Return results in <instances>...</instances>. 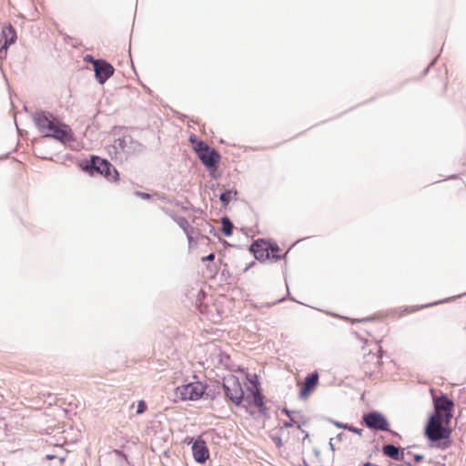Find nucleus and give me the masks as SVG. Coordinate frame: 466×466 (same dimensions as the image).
<instances>
[{
	"mask_svg": "<svg viewBox=\"0 0 466 466\" xmlns=\"http://www.w3.org/2000/svg\"><path fill=\"white\" fill-rule=\"evenodd\" d=\"M33 119L39 132L44 134L45 137L51 132V129L57 122V119L51 113L43 110L35 112Z\"/></svg>",
	"mask_w": 466,
	"mask_h": 466,
	"instance_id": "6e6552de",
	"label": "nucleus"
},
{
	"mask_svg": "<svg viewBox=\"0 0 466 466\" xmlns=\"http://www.w3.org/2000/svg\"><path fill=\"white\" fill-rule=\"evenodd\" d=\"M81 167L85 172L92 176L99 174L107 180L116 181L118 179V172L112 164L108 160L96 156H92L89 160L81 165Z\"/></svg>",
	"mask_w": 466,
	"mask_h": 466,
	"instance_id": "f257e3e1",
	"label": "nucleus"
},
{
	"mask_svg": "<svg viewBox=\"0 0 466 466\" xmlns=\"http://www.w3.org/2000/svg\"><path fill=\"white\" fill-rule=\"evenodd\" d=\"M344 434L343 433H339L335 439V441H342V438H343Z\"/></svg>",
	"mask_w": 466,
	"mask_h": 466,
	"instance_id": "2f4dec72",
	"label": "nucleus"
},
{
	"mask_svg": "<svg viewBox=\"0 0 466 466\" xmlns=\"http://www.w3.org/2000/svg\"><path fill=\"white\" fill-rule=\"evenodd\" d=\"M269 242L264 239H258L249 247V251L254 255L255 258L259 261H265L269 258Z\"/></svg>",
	"mask_w": 466,
	"mask_h": 466,
	"instance_id": "9b49d317",
	"label": "nucleus"
},
{
	"mask_svg": "<svg viewBox=\"0 0 466 466\" xmlns=\"http://www.w3.org/2000/svg\"><path fill=\"white\" fill-rule=\"evenodd\" d=\"M319 384V373L314 371L309 374L300 389L299 396L301 399L307 398Z\"/></svg>",
	"mask_w": 466,
	"mask_h": 466,
	"instance_id": "4468645a",
	"label": "nucleus"
},
{
	"mask_svg": "<svg viewBox=\"0 0 466 466\" xmlns=\"http://www.w3.org/2000/svg\"><path fill=\"white\" fill-rule=\"evenodd\" d=\"M194 459L198 463H204L209 457L208 450L205 441H196L192 446Z\"/></svg>",
	"mask_w": 466,
	"mask_h": 466,
	"instance_id": "2eb2a0df",
	"label": "nucleus"
},
{
	"mask_svg": "<svg viewBox=\"0 0 466 466\" xmlns=\"http://www.w3.org/2000/svg\"><path fill=\"white\" fill-rule=\"evenodd\" d=\"M434 410L443 411L448 420L452 418L453 401L447 395L441 394L440 397L433 399Z\"/></svg>",
	"mask_w": 466,
	"mask_h": 466,
	"instance_id": "f8f14e48",
	"label": "nucleus"
},
{
	"mask_svg": "<svg viewBox=\"0 0 466 466\" xmlns=\"http://www.w3.org/2000/svg\"><path fill=\"white\" fill-rule=\"evenodd\" d=\"M245 400L249 405L252 404L259 409L264 407L263 397L258 388L252 390L250 394L247 395Z\"/></svg>",
	"mask_w": 466,
	"mask_h": 466,
	"instance_id": "f3484780",
	"label": "nucleus"
},
{
	"mask_svg": "<svg viewBox=\"0 0 466 466\" xmlns=\"http://www.w3.org/2000/svg\"><path fill=\"white\" fill-rule=\"evenodd\" d=\"M238 192L236 190H226L219 196V200L224 206H227L233 197H236Z\"/></svg>",
	"mask_w": 466,
	"mask_h": 466,
	"instance_id": "aec40b11",
	"label": "nucleus"
},
{
	"mask_svg": "<svg viewBox=\"0 0 466 466\" xmlns=\"http://www.w3.org/2000/svg\"><path fill=\"white\" fill-rule=\"evenodd\" d=\"M47 137H53L62 143H66L74 140V135L71 127L68 125L60 123L58 120L46 136Z\"/></svg>",
	"mask_w": 466,
	"mask_h": 466,
	"instance_id": "1a4fd4ad",
	"label": "nucleus"
},
{
	"mask_svg": "<svg viewBox=\"0 0 466 466\" xmlns=\"http://www.w3.org/2000/svg\"><path fill=\"white\" fill-rule=\"evenodd\" d=\"M141 144L135 141L131 136H124L115 140L113 149L116 154L126 157L134 155L141 150Z\"/></svg>",
	"mask_w": 466,
	"mask_h": 466,
	"instance_id": "39448f33",
	"label": "nucleus"
},
{
	"mask_svg": "<svg viewBox=\"0 0 466 466\" xmlns=\"http://www.w3.org/2000/svg\"><path fill=\"white\" fill-rule=\"evenodd\" d=\"M2 36L5 39V41L1 45L0 59L5 57L8 46L14 44L16 40V33L15 28L11 25L5 26L2 30Z\"/></svg>",
	"mask_w": 466,
	"mask_h": 466,
	"instance_id": "ddd939ff",
	"label": "nucleus"
},
{
	"mask_svg": "<svg viewBox=\"0 0 466 466\" xmlns=\"http://www.w3.org/2000/svg\"><path fill=\"white\" fill-rule=\"evenodd\" d=\"M283 412H284V413H285V414H286L289 419L294 418V417L292 416V414H294V413H295L294 411H290V410H287V409H284V410H283Z\"/></svg>",
	"mask_w": 466,
	"mask_h": 466,
	"instance_id": "c756f323",
	"label": "nucleus"
},
{
	"mask_svg": "<svg viewBox=\"0 0 466 466\" xmlns=\"http://www.w3.org/2000/svg\"><path fill=\"white\" fill-rule=\"evenodd\" d=\"M451 430L439 422H434V419L429 420L425 427V435L431 442H438L436 445L440 449H447L451 445L450 437Z\"/></svg>",
	"mask_w": 466,
	"mask_h": 466,
	"instance_id": "f03ea898",
	"label": "nucleus"
},
{
	"mask_svg": "<svg viewBox=\"0 0 466 466\" xmlns=\"http://www.w3.org/2000/svg\"><path fill=\"white\" fill-rule=\"evenodd\" d=\"M194 149L202 164L208 170L218 168V165L220 160V155L215 148L210 147L204 141H198L195 145Z\"/></svg>",
	"mask_w": 466,
	"mask_h": 466,
	"instance_id": "7ed1b4c3",
	"label": "nucleus"
},
{
	"mask_svg": "<svg viewBox=\"0 0 466 466\" xmlns=\"http://www.w3.org/2000/svg\"><path fill=\"white\" fill-rule=\"evenodd\" d=\"M85 59H86V61L91 62L93 65H94V61H96V59H95V58H94L92 56H90V55H87V56H86V58H85Z\"/></svg>",
	"mask_w": 466,
	"mask_h": 466,
	"instance_id": "7c9ffc66",
	"label": "nucleus"
},
{
	"mask_svg": "<svg viewBox=\"0 0 466 466\" xmlns=\"http://www.w3.org/2000/svg\"><path fill=\"white\" fill-rule=\"evenodd\" d=\"M434 419V422H439L441 424H449L451 420H448L444 415L443 411L434 410V413L430 417L429 420Z\"/></svg>",
	"mask_w": 466,
	"mask_h": 466,
	"instance_id": "6ab92c4d",
	"label": "nucleus"
},
{
	"mask_svg": "<svg viewBox=\"0 0 466 466\" xmlns=\"http://www.w3.org/2000/svg\"><path fill=\"white\" fill-rule=\"evenodd\" d=\"M215 258V254L214 253H210L209 255H208L207 257H204L202 258L203 261H212L214 260Z\"/></svg>",
	"mask_w": 466,
	"mask_h": 466,
	"instance_id": "cd10ccee",
	"label": "nucleus"
},
{
	"mask_svg": "<svg viewBox=\"0 0 466 466\" xmlns=\"http://www.w3.org/2000/svg\"><path fill=\"white\" fill-rule=\"evenodd\" d=\"M269 257L271 256L274 259L279 260L280 259L279 248L277 244H270L268 248Z\"/></svg>",
	"mask_w": 466,
	"mask_h": 466,
	"instance_id": "412c9836",
	"label": "nucleus"
},
{
	"mask_svg": "<svg viewBox=\"0 0 466 466\" xmlns=\"http://www.w3.org/2000/svg\"><path fill=\"white\" fill-rule=\"evenodd\" d=\"M137 197L143 198V199H149L150 198V195L148 193H145V192H140V191H137L135 193Z\"/></svg>",
	"mask_w": 466,
	"mask_h": 466,
	"instance_id": "a878e982",
	"label": "nucleus"
},
{
	"mask_svg": "<svg viewBox=\"0 0 466 466\" xmlns=\"http://www.w3.org/2000/svg\"><path fill=\"white\" fill-rule=\"evenodd\" d=\"M363 423L373 431H390V423L387 418L379 411L372 410L362 416Z\"/></svg>",
	"mask_w": 466,
	"mask_h": 466,
	"instance_id": "423d86ee",
	"label": "nucleus"
},
{
	"mask_svg": "<svg viewBox=\"0 0 466 466\" xmlns=\"http://www.w3.org/2000/svg\"><path fill=\"white\" fill-rule=\"evenodd\" d=\"M294 424H297V421L295 420L294 418H291V419H289V421L284 422V427L289 428V427H292Z\"/></svg>",
	"mask_w": 466,
	"mask_h": 466,
	"instance_id": "bb28decb",
	"label": "nucleus"
},
{
	"mask_svg": "<svg viewBox=\"0 0 466 466\" xmlns=\"http://www.w3.org/2000/svg\"><path fill=\"white\" fill-rule=\"evenodd\" d=\"M95 76L99 84H104L113 74L114 67L103 59L94 61Z\"/></svg>",
	"mask_w": 466,
	"mask_h": 466,
	"instance_id": "9d476101",
	"label": "nucleus"
},
{
	"mask_svg": "<svg viewBox=\"0 0 466 466\" xmlns=\"http://www.w3.org/2000/svg\"><path fill=\"white\" fill-rule=\"evenodd\" d=\"M347 430L349 431L354 432V433L359 434V435H361V433H362V429L356 428V427H354V426H352L350 424H349Z\"/></svg>",
	"mask_w": 466,
	"mask_h": 466,
	"instance_id": "b1692460",
	"label": "nucleus"
},
{
	"mask_svg": "<svg viewBox=\"0 0 466 466\" xmlns=\"http://www.w3.org/2000/svg\"><path fill=\"white\" fill-rule=\"evenodd\" d=\"M146 409H147L146 402L144 400H139L138 404H137V413L142 414L143 412H145Z\"/></svg>",
	"mask_w": 466,
	"mask_h": 466,
	"instance_id": "4be33fe9",
	"label": "nucleus"
},
{
	"mask_svg": "<svg viewBox=\"0 0 466 466\" xmlns=\"http://www.w3.org/2000/svg\"><path fill=\"white\" fill-rule=\"evenodd\" d=\"M283 412H284V413H285V414H286L289 419L294 418V417L292 416V414H294V413H295L294 411H290V410H287V409H284V410H283Z\"/></svg>",
	"mask_w": 466,
	"mask_h": 466,
	"instance_id": "c85d7f7f",
	"label": "nucleus"
},
{
	"mask_svg": "<svg viewBox=\"0 0 466 466\" xmlns=\"http://www.w3.org/2000/svg\"><path fill=\"white\" fill-rule=\"evenodd\" d=\"M407 456H412L415 462H420L423 460V455L421 454H412L410 451H408Z\"/></svg>",
	"mask_w": 466,
	"mask_h": 466,
	"instance_id": "5701e85b",
	"label": "nucleus"
},
{
	"mask_svg": "<svg viewBox=\"0 0 466 466\" xmlns=\"http://www.w3.org/2000/svg\"><path fill=\"white\" fill-rule=\"evenodd\" d=\"M330 422L333 423L335 426H337L339 429L347 430V428L349 426L348 423H342V422L336 421V420H330Z\"/></svg>",
	"mask_w": 466,
	"mask_h": 466,
	"instance_id": "393cba45",
	"label": "nucleus"
},
{
	"mask_svg": "<svg viewBox=\"0 0 466 466\" xmlns=\"http://www.w3.org/2000/svg\"><path fill=\"white\" fill-rule=\"evenodd\" d=\"M221 230L225 236L229 237L232 235L234 226L228 217L221 218Z\"/></svg>",
	"mask_w": 466,
	"mask_h": 466,
	"instance_id": "a211bd4d",
	"label": "nucleus"
},
{
	"mask_svg": "<svg viewBox=\"0 0 466 466\" xmlns=\"http://www.w3.org/2000/svg\"><path fill=\"white\" fill-rule=\"evenodd\" d=\"M206 387L199 381L185 384L177 388L181 400H197L203 397Z\"/></svg>",
	"mask_w": 466,
	"mask_h": 466,
	"instance_id": "0eeeda50",
	"label": "nucleus"
},
{
	"mask_svg": "<svg viewBox=\"0 0 466 466\" xmlns=\"http://www.w3.org/2000/svg\"><path fill=\"white\" fill-rule=\"evenodd\" d=\"M434 62H435V59L432 62H431L430 66L426 68L425 73L429 70L430 66H431Z\"/></svg>",
	"mask_w": 466,
	"mask_h": 466,
	"instance_id": "f704fd0d",
	"label": "nucleus"
},
{
	"mask_svg": "<svg viewBox=\"0 0 466 466\" xmlns=\"http://www.w3.org/2000/svg\"><path fill=\"white\" fill-rule=\"evenodd\" d=\"M222 388L228 400L237 406L241 404L244 399V391L238 379L235 375H229L224 378Z\"/></svg>",
	"mask_w": 466,
	"mask_h": 466,
	"instance_id": "20e7f679",
	"label": "nucleus"
},
{
	"mask_svg": "<svg viewBox=\"0 0 466 466\" xmlns=\"http://www.w3.org/2000/svg\"><path fill=\"white\" fill-rule=\"evenodd\" d=\"M382 452L385 456L395 460V461H402L405 465L412 466L410 461H406L404 460V453L400 451V447H397L393 444H386L382 447Z\"/></svg>",
	"mask_w": 466,
	"mask_h": 466,
	"instance_id": "dca6fc26",
	"label": "nucleus"
},
{
	"mask_svg": "<svg viewBox=\"0 0 466 466\" xmlns=\"http://www.w3.org/2000/svg\"><path fill=\"white\" fill-rule=\"evenodd\" d=\"M185 225L188 226V223L186 219H182V223H181V226L183 227Z\"/></svg>",
	"mask_w": 466,
	"mask_h": 466,
	"instance_id": "72a5a7b5",
	"label": "nucleus"
},
{
	"mask_svg": "<svg viewBox=\"0 0 466 466\" xmlns=\"http://www.w3.org/2000/svg\"><path fill=\"white\" fill-rule=\"evenodd\" d=\"M335 441V439L331 438V439L329 440V447H330L331 451H334V450H335V448H334V443H333V441Z\"/></svg>",
	"mask_w": 466,
	"mask_h": 466,
	"instance_id": "473e14b6",
	"label": "nucleus"
}]
</instances>
